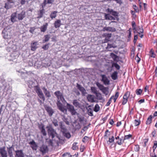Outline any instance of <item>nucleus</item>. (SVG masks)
<instances>
[{
	"mask_svg": "<svg viewBox=\"0 0 157 157\" xmlns=\"http://www.w3.org/2000/svg\"><path fill=\"white\" fill-rule=\"evenodd\" d=\"M54 94L57 99L56 104L58 109L63 113H66L67 112V109L64 107L60 101L62 102L65 101L63 94L59 91H57L55 92Z\"/></svg>",
	"mask_w": 157,
	"mask_h": 157,
	"instance_id": "1",
	"label": "nucleus"
},
{
	"mask_svg": "<svg viewBox=\"0 0 157 157\" xmlns=\"http://www.w3.org/2000/svg\"><path fill=\"white\" fill-rule=\"evenodd\" d=\"M72 103L74 106L68 103H67L66 106L68 111L70 112L72 115H76L77 113L75 107L77 108H80L82 107V105L78 100L77 99L73 100Z\"/></svg>",
	"mask_w": 157,
	"mask_h": 157,
	"instance_id": "2",
	"label": "nucleus"
},
{
	"mask_svg": "<svg viewBox=\"0 0 157 157\" xmlns=\"http://www.w3.org/2000/svg\"><path fill=\"white\" fill-rule=\"evenodd\" d=\"M76 87L77 88H74L73 90V91L77 95L79 96L80 94V93L78 90H79L81 92L82 95L83 96H84L87 94L85 89L80 85L77 83Z\"/></svg>",
	"mask_w": 157,
	"mask_h": 157,
	"instance_id": "3",
	"label": "nucleus"
},
{
	"mask_svg": "<svg viewBox=\"0 0 157 157\" xmlns=\"http://www.w3.org/2000/svg\"><path fill=\"white\" fill-rule=\"evenodd\" d=\"M2 33L3 34V37L4 39H10L12 37L10 30V29H8L7 28L4 29Z\"/></svg>",
	"mask_w": 157,
	"mask_h": 157,
	"instance_id": "4",
	"label": "nucleus"
},
{
	"mask_svg": "<svg viewBox=\"0 0 157 157\" xmlns=\"http://www.w3.org/2000/svg\"><path fill=\"white\" fill-rule=\"evenodd\" d=\"M46 128L48 129V134L49 136H51L52 139H53L55 137H58L56 131L51 126H47Z\"/></svg>",
	"mask_w": 157,
	"mask_h": 157,
	"instance_id": "5",
	"label": "nucleus"
},
{
	"mask_svg": "<svg viewBox=\"0 0 157 157\" xmlns=\"http://www.w3.org/2000/svg\"><path fill=\"white\" fill-rule=\"evenodd\" d=\"M96 85L99 90L104 94L107 95L108 93V88L105 87L103 85L98 82L96 83Z\"/></svg>",
	"mask_w": 157,
	"mask_h": 157,
	"instance_id": "6",
	"label": "nucleus"
},
{
	"mask_svg": "<svg viewBox=\"0 0 157 157\" xmlns=\"http://www.w3.org/2000/svg\"><path fill=\"white\" fill-rule=\"evenodd\" d=\"M39 150L43 154H44L48 151V148L47 145L43 144L40 147Z\"/></svg>",
	"mask_w": 157,
	"mask_h": 157,
	"instance_id": "7",
	"label": "nucleus"
},
{
	"mask_svg": "<svg viewBox=\"0 0 157 157\" xmlns=\"http://www.w3.org/2000/svg\"><path fill=\"white\" fill-rule=\"evenodd\" d=\"M14 4V2L13 0H7V2L5 4V8L8 10L13 7Z\"/></svg>",
	"mask_w": 157,
	"mask_h": 157,
	"instance_id": "8",
	"label": "nucleus"
},
{
	"mask_svg": "<svg viewBox=\"0 0 157 157\" xmlns=\"http://www.w3.org/2000/svg\"><path fill=\"white\" fill-rule=\"evenodd\" d=\"M119 93L118 92H117L115 95L112 96L109 100V105L112 102V100L114 102H115L116 101L117 99V98L119 96Z\"/></svg>",
	"mask_w": 157,
	"mask_h": 157,
	"instance_id": "9",
	"label": "nucleus"
},
{
	"mask_svg": "<svg viewBox=\"0 0 157 157\" xmlns=\"http://www.w3.org/2000/svg\"><path fill=\"white\" fill-rule=\"evenodd\" d=\"M48 113L49 115L51 117L54 113V111L52 108L49 106L46 105L44 107Z\"/></svg>",
	"mask_w": 157,
	"mask_h": 157,
	"instance_id": "10",
	"label": "nucleus"
},
{
	"mask_svg": "<svg viewBox=\"0 0 157 157\" xmlns=\"http://www.w3.org/2000/svg\"><path fill=\"white\" fill-rule=\"evenodd\" d=\"M0 154L1 157H7V152L5 147L0 148Z\"/></svg>",
	"mask_w": 157,
	"mask_h": 157,
	"instance_id": "11",
	"label": "nucleus"
},
{
	"mask_svg": "<svg viewBox=\"0 0 157 157\" xmlns=\"http://www.w3.org/2000/svg\"><path fill=\"white\" fill-rule=\"evenodd\" d=\"M87 98L89 101L91 102H95L97 101L95 97L93 95L88 94Z\"/></svg>",
	"mask_w": 157,
	"mask_h": 157,
	"instance_id": "12",
	"label": "nucleus"
},
{
	"mask_svg": "<svg viewBox=\"0 0 157 157\" xmlns=\"http://www.w3.org/2000/svg\"><path fill=\"white\" fill-rule=\"evenodd\" d=\"M29 144L31 145V147L33 150L36 151L38 146L34 140H33L29 142Z\"/></svg>",
	"mask_w": 157,
	"mask_h": 157,
	"instance_id": "13",
	"label": "nucleus"
},
{
	"mask_svg": "<svg viewBox=\"0 0 157 157\" xmlns=\"http://www.w3.org/2000/svg\"><path fill=\"white\" fill-rule=\"evenodd\" d=\"M7 149L10 157H13V151L14 150V148L13 147V146H12L10 147H7Z\"/></svg>",
	"mask_w": 157,
	"mask_h": 157,
	"instance_id": "14",
	"label": "nucleus"
},
{
	"mask_svg": "<svg viewBox=\"0 0 157 157\" xmlns=\"http://www.w3.org/2000/svg\"><path fill=\"white\" fill-rule=\"evenodd\" d=\"M110 56L113 59L114 61L118 62L119 61V57L113 53H110Z\"/></svg>",
	"mask_w": 157,
	"mask_h": 157,
	"instance_id": "15",
	"label": "nucleus"
},
{
	"mask_svg": "<svg viewBox=\"0 0 157 157\" xmlns=\"http://www.w3.org/2000/svg\"><path fill=\"white\" fill-rule=\"evenodd\" d=\"M16 156L17 157H24V155L22 150H17L15 151Z\"/></svg>",
	"mask_w": 157,
	"mask_h": 157,
	"instance_id": "16",
	"label": "nucleus"
},
{
	"mask_svg": "<svg viewBox=\"0 0 157 157\" xmlns=\"http://www.w3.org/2000/svg\"><path fill=\"white\" fill-rule=\"evenodd\" d=\"M38 44L37 42H34L31 44V50L32 51H35L37 48Z\"/></svg>",
	"mask_w": 157,
	"mask_h": 157,
	"instance_id": "17",
	"label": "nucleus"
},
{
	"mask_svg": "<svg viewBox=\"0 0 157 157\" xmlns=\"http://www.w3.org/2000/svg\"><path fill=\"white\" fill-rule=\"evenodd\" d=\"M25 13L24 12L22 11L17 15V17L19 20H22L25 17Z\"/></svg>",
	"mask_w": 157,
	"mask_h": 157,
	"instance_id": "18",
	"label": "nucleus"
},
{
	"mask_svg": "<svg viewBox=\"0 0 157 157\" xmlns=\"http://www.w3.org/2000/svg\"><path fill=\"white\" fill-rule=\"evenodd\" d=\"M42 89L43 90V92L46 97L48 98L51 97V95L50 92L45 87H43L42 88Z\"/></svg>",
	"mask_w": 157,
	"mask_h": 157,
	"instance_id": "19",
	"label": "nucleus"
},
{
	"mask_svg": "<svg viewBox=\"0 0 157 157\" xmlns=\"http://www.w3.org/2000/svg\"><path fill=\"white\" fill-rule=\"evenodd\" d=\"M17 18L16 12H15L12 13L11 16V21L13 22L16 21H17Z\"/></svg>",
	"mask_w": 157,
	"mask_h": 157,
	"instance_id": "20",
	"label": "nucleus"
},
{
	"mask_svg": "<svg viewBox=\"0 0 157 157\" xmlns=\"http://www.w3.org/2000/svg\"><path fill=\"white\" fill-rule=\"evenodd\" d=\"M48 26V23H45L42 26H41L40 28V31L41 32H45L47 29Z\"/></svg>",
	"mask_w": 157,
	"mask_h": 157,
	"instance_id": "21",
	"label": "nucleus"
},
{
	"mask_svg": "<svg viewBox=\"0 0 157 157\" xmlns=\"http://www.w3.org/2000/svg\"><path fill=\"white\" fill-rule=\"evenodd\" d=\"M111 77L113 80H116L118 78V72L117 71H114L111 74Z\"/></svg>",
	"mask_w": 157,
	"mask_h": 157,
	"instance_id": "22",
	"label": "nucleus"
},
{
	"mask_svg": "<svg viewBox=\"0 0 157 157\" xmlns=\"http://www.w3.org/2000/svg\"><path fill=\"white\" fill-rule=\"evenodd\" d=\"M109 13L114 16L116 18H117L118 13L117 12L114 11L113 10H110L109 9Z\"/></svg>",
	"mask_w": 157,
	"mask_h": 157,
	"instance_id": "23",
	"label": "nucleus"
},
{
	"mask_svg": "<svg viewBox=\"0 0 157 157\" xmlns=\"http://www.w3.org/2000/svg\"><path fill=\"white\" fill-rule=\"evenodd\" d=\"M102 77L101 81L104 84H108V79L105 75H101Z\"/></svg>",
	"mask_w": 157,
	"mask_h": 157,
	"instance_id": "24",
	"label": "nucleus"
},
{
	"mask_svg": "<svg viewBox=\"0 0 157 157\" xmlns=\"http://www.w3.org/2000/svg\"><path fill=\"white\" fill-rule=\"evenodd\" d=\"M54 25L56 28H59L61 25V21L60 20H57L55 21Z\"/></svg>",
	"mask_w": 157,
	"mask_h": 157,
	"instance_id": "25",
	"label": "nucleus"
},
{
	"mask_svg": "<svg viewBox=\"0 0 157 157\" xmlns=\"http://www.w3.org/2000/svg\"><path fill=\"white\" fill-rule=\"evenodd\" d=\"M42 9L40 10V11L38 12V18H40L42 17L43 15L44 12V6H42Z\"/></svg>",
	"mask_w": 157,
	"mask_h": 157,
	"instance_id": "26",
	"label": "nucleus"
},
{
	"mask_svg": "<svg viewBox=\"0 0 157 157\" xmlns=\"http://www.w3.org/2000/svg\"><path fill=\"white\" fill-rule=\"evenodd\" d=\"M35 90L36 93L38 94V95L39 94H41L43 93L42 91H41L40 89L38 86H36L35 87Z\"/></svg>",
	"mask_w": 157,
	"mask_h": 157,
	"instance_id": "27",
	"label": "nucleus"
},
{
	"mask_svg": "<svg viewBox=\"0 0 157 157\" xmlns=\"http://www.w3.org/2000/svg\"><path fill=\"white\" fill-rule=\"evenodd\" d=\"M44 39L43 40V43H45L49 41L50 38V35H46L44 36Z\"/></svg>",
	"mask_w": 157,
	"mask_h": 157,
	"instance_id": "28",
	"label": "nucleus"
},
{
	"mask_svg": "<svg viewBox=\"0 0 157 157\" xmlns=\"http://www.w3.org/2000/svg\"><path fill=\"white\" fill-rule=\"evenodd\" d=\"M40 129L44 136H46L47 135V133L44 128V125H42L41 127H40Z\"/></svg>",
	"mask_w": 157,
	"mask_h": 157,
	"instance_id": "29",
	"label": "nucleus"
},
{
	"mask_svg": "<svg viewBox=\"0 0 157 157\" xmlns=\"http://www.w3.org/2000/svg\"><path fill=\"white\" fill-rule=\"evenodd\" d=\"M58 13V12L56 11L52 12L50 15V17L52 19L55 18L56 17V14Z\"/></svg>",
	"mask_w": 157,
	"mask_h": 157,
	"instance_id": "30",
	"label": "nucleus"
},
{
	"mask_svg": "<svg viewBox=\"0 0 157 157\" xmlns=\"http://www.w3.org/2000/svg\"><path fill=\"white\" fill-rule=\"evenodd\" d=\"M152 116L151 115H150L147 119V120L146 122V124H151V122L152 118Z\"/></svg>",
	"mask_w": 157,
	"mask_h": 157,
	"instance_id": "31",
	"label": "nucleus"
},
{
	"mask_svg": "<svg viewBox=\"0 0 157 157\" xmlns=\"http://www.w3.org/2000/svg\"><path fill=\"white\" fill-rule=\"evenodd\" d=\"M124 139H123V137H122L121 138L119 139V140L117 142V143L118 144L121 145L124 142Z\"/></svg>",
	"mask_w": 157,
	"mask_h": 157,
	"instance_id": "32",
	"label": "nucleus"
},
{
	"mask_svg": "<svg viewBox=\"0 0 157 157\" xmlns=\"http://www.w3.org/2000/svg\"><path fill=\"white\" fill-rule=\"evenodd\" d=\"M91 90L92 92L95 94L98 92L97 90V88L94 87H91Z\"/></svg>",
	"mask_w": 157,
	"mask_h": 157,
	"instance_id": "33",
	"label": "nucleus"
},
{
	"mask_svg": "<svg viewBox=\"0 0 157 157\" xmlns=\"http://www.w3.org/2000/svg\"><path fill=\"white\" fill-rule=\"evenodd\" d=\"M108 132V130H107L105 132V135L104 136V142L105 143L106 142L107 143L108 142V141L107 140V133Z\"/></svg>",
	"mask_w": 157,
	"mask_h": 157,
	"instance_id": "34",
	"label": "nucleus"
},
{
	"mask_svg": "<svg viewBox=\"0 0 157 157\" xmlns=\"http://www.w3.org/2000/svg\"><path fill=\"white\" fill-rule=\"evenodd\" d=\"M130 93L129 91H127L125 93L124 96H123V98H125L127 99H128L130 95Z\"/></svg>",
	"mask_w": 157,
	"mask_h": 157,
	"instance_id": "35",
	"label": "nucleus"
},
{
	"mask_svg": "<svg viewBox=\"0 0 157 157\" xmlns=\"http://www.w3.org/2000/svg\"><path fill=\"white\" fill-rule=\"evenodd\" d=\"M47 142L48 145L49 146H51L52 147L53 146V143L52 140L49 139L48 140Z\"/></svg>",
	"mask_w": 157,
	"mask_h": 157,
	"instance_id": "36",
	"label": "nucleus"
},
{
	"mask_svg": "<svg viewBox=\"0 0 157 157\" xmlns=\"http://www.w3.org/2000/svg\"><path fill=\"white\" fill-rule=\"evenodd\" d=\"M95 95H96L97 98L99 100H101L102 98V96L101 94L98 92L97 94H95Z\"/></svg>",
	"mask_w": 157,
	"mask_h": 157,
	"instance_id": "37",
	"label": "nucleus"
},
{
	"mask_svg": "<svg viewBox=\"0 0 157 157\" xmlns=\"http://www.w3.org/2000/svg\"><path fill=\"white\" fill-rule=\"evenodd\" d=\"M140 121L139 119L137 120H135L134 122L135 126L139 125L140 124Z\"/></svg>",
	"mask_w": 157,
	"mask_h": 157,
	"instance_id": "38",
	"label": "nucleus"
},
{
	"mask_svg": "<svg viewBox=\"0 0 157 157\" xmlns=\"http://www.w3.org/2000/svg\"><path fill=\"white\" fill-rule=\"evenodd\" d=\"M157 147V141H155L154 142V145L153 147V152H154L155 151Z\"/></svg>",
	"mask_w": 157,
	"mask_h": 157,
	"instance_id": "39",
	"label": "nucleus"
},
{
	"mask_svg": "<svg viewBox=\"0 0 157 157\" xmlns=\"http://www.w3.org/2000/svg\"><path fill=\"white\" fill-rule=\"evenodd\" d=\"M77 143H76V142L74 143L73 144L72 147L73 150H76L78 149V147L77 146Z\"/></svg>",
	"mask_w": 157,
	"mask_h": 157,
	"instance_id": "40",
	"label": "nucleus"
},
{
	"mask_svg": "<svg viewBox=\"0 0 157 157\" xmlns=\"http://www.w3.org/2000/svg\"><path fill=\"white\" fill-rule=\"evenodd\" d=\"M138 33L140 34V33H143L144 30L142 27H139L137 28Z\"/></svg>",
	"mask_w": 157,
	"mask_h": 157,
	"instance_id": "41",
	"label": "nucleus"
},
{
	"mask_svg": "<svg viewBox=\"0 0 157 157\" xmlns=\"http://www.w3.org/2000/svg\"><path fill=\"white\" fill-rule=\"evenodd\" d=\"M100 109V107L99 105L98 104H96L95 105L94 107V111L96 112H98Z\"/></svg>",
	"mask_w": 157,
	"mask_h": 157,
	"instance_id": "42",
	"label": "nucleus"
},
{
	"mask_svg": "<svg viewBox=\"0 0 157 157\" xmlns=\"http://www.w3.org/2000/svg\"><path fill=\"white\" fill-rule=\"evenodd\" d=\"M136 93L137 95H140L142 93V90L141 89H137L136 90Z\"/></svg>",
	"mask_w": 157,
	"mask_h": 157,
	"instance_id": "43",
	"label": "nucleus"
},
{
	"mask_svg": "<svg viewBox=\"0 0 157 157\" xmlns=\"http://www.w3.org/2000/svg\"><path fill=\"white\" fill-rule=\"evenodd\" d=\"M38 96L40 97V98L42 99L43 100V101H44L45 100V97L44 96V95L43 93H42L41 94H39L38 95Z\"/></svg>",
	"mask_w": 157,
	"mask_h": 157,
	"instance_id": "44",
	"label": "nucleus"
},
{
	"mask_svg": "<svg viewBox=\"0 0 157 157\" xmlns=\"http://www.w3.org/2000/svg\"><path fill=\"white\" fill-rule=\"evenodd\" d=\"M64 135L65 137L68 139L70 138L71 136L70 134L68 132L64 133Z\"/></svg>",
	"mask_w": 157,
	"mask_h": 157,
	"instance_id": "45",
	"label": "nucleus"
},
{
	"mask_svg": "<svg viewBox=\"0 0 157 157\" xmlns=\"http://www.w3.org/2000/svg\"><path fill=\"white\" fill-rule=\"evenodd\" d=\"M50 44L49 43L46 44L45 45L42 47V48L44 50H47L49 48V45Z\"/></svg>",
	"mask_w": 157,
	"mask_h": 157,
	"instance_id": "46",
	"label": "nucleus"
},
{
	"mask_svg": "<svg viewBox=\"0 0 157 157\" xmlns=\"http://www.w3.org/2000/svg\"><path fill=\"white\" fill-rule=\"evenodd\" d=\"M71 156L69 153H65L62 155V157H71Z\"/></svg>",
	"mask_w": 157,
	"mask_h": 157,
	"instance_id": "47",
	"label": "nucleus"
},
{
	"mask_svg": "<svg viewBox=\"0 0 157 157\" xmlns=\"http://www.w3.org/2000/svg\"><path fill=\"white\" fill-rule=\"evenodd\" d=\"M52 123L55 126H57L58 125V121L56 119H54L52 121Z\"/></svg>",
	"mask_w": 157,
	"mask_h": 157,
	"instance_id": "48",
	"label": "nucleus"
},
{
	"mask_svg": "<svg viewBox=\"0 0 157 157\" xmlns=\"http://www.w3.org/2000/svg\"><path fill=\"white\" fill-rule=\"evenodd\" d=\"M150 54H151L150 56L151 57H153V58H155V54L154 53L153 51H152V49L150 51Z\"/></svg>",
	"mask_w": 157,
	"mask_h": 157,
	"instance_id": "49",
	"label": "nucleus"
},
{
	"mask_svg": "<svg viewBox=\"0 0 157 157\" xmlns=\"http://www.w3.org/2000/svg\"><path fill=\"white\" fill-rule=\"evenodd\" d=\"M140 147L138 145H136L135 146L134 149L136 151H138L140 150Z\"/></svg>",
	"mask_w": 157,
	"mask_h": 157,
	"instance_id": "50",
	"label": "nucleus"
},
{
	"mask_svg": "<svg viewBox=\"0 0 157 157\" xmlns=\"http://www.w3.org/2000/svg\"><path fill=\"white\" fill-rule=\"evenodd\" d=\"M132 137V135L130 134L128 135H126L124 137V140H125L128 139L129 138H131Z\"/></svg>",
	"mask_w": 157,
	"mask_h": 157,
	"instance_id": "51",
	"label": "nucleus"
},
{
	"mask_svg": "<svg viewBox=\"0 0 157 157\" xmlns=\"http://www.w3.org/2000/svg\"><path fill=\"white\" fill-rule=\"evenodd\" d=\"M114 67L117 70H119L120 69V67L118 64L116 63H115L114 64Z\"/></svg>",
	"mask_w": 157,
	"mask_h": 157,
	"instance_id": "52",
	"label": "nucleus"
},
{
	"mask_svg": "<svg viewBox=\"0 0 157 157\" xmlns=\"http://www.w3.org/2000/svg\"><path fill=\"white\" fill-rule=\"evenodd\" d=\"M114 140V137L113 136H112L111 137H109V142L110 143H112L113 142Z\"/></svg>",
	"mask_w": 157,
	"mask_h": 157,
	"instance_id": "53",
	"label": "nucleus"
},
{
	"mask_svg": "<svg viewBox=\"0 0 157 157\" xmlns=\"http://www.w3.org/2000/svg\"><path fill=\"white\" fill-rule=\"evenodd\" d=\"M133 6L136 12H139V10L138 7L135 5H133Z\"/></svg>",
	"mask_w": 157,
	"mask_h": 157,
	"instance_id": "54",
	"label": "nucleus"
},
{
	"mask_svg": "<svg viewBox=\"0 0 157 157\" xmlns=\"http://www.w3.org/2000/svg\"><path fill=\"white\" fill-rule=\"evenodd\" d=\"M127 101H128V99H127L126 98H123V101H122V104L123 105H124L127 102Z\"/></svg>",
	"mask_w": 157,
	"mask_h": 157,
	"instance_id": "55",
	"label": "nucleus"
},
{
	"mask_svg": "<svg viewBox=\"0 0 157 157\" xmlns=\"http://www.w3.org/2000/svg\"><path fill=\"white\" fill-rule=\"evenodd\" d=\"M132 29L133 30H135L136 29V24L135 22L134 21H132Z\"/></svg>",
	"mask_w": 157,
	"mask_h": 157,
	"instance_id": "56",
	"label": "nucleus"
},
{
	"mask_svg": "<svg viewBox=\"0 0 157 157\" xmlns=\"http://www.w3.org/2000/svg\"><path fill=\"white\" fill-rule=\"evenodd\" d=\"M109 49L111 48H115L117 47V46L114 44H109Z\"/></svg>",
	"mask_w": 157,
	"mask_h": 157,
	"instance_id": "57",
	"label": "nucleus"
},
{
	"mask_svg": "<svg viewBox=\"0 0 157 157\" xmlns=\"http://www.w3.org/2000/svg\"><path fill=\"white\" fill-rule=\"evenodd\" d=\"M117 18H116L115 17H113L111 16H110L109 14V20H115V19H116Z\"/></svg>",
	"mask_w": 157,
	"mask_h": 157,
	"instance_id": "58",
	"label": "nucleus"
},
{
	"mask_svg": "<svg viewBox=\"0 0 157 157\" xmlns=\"http://www.w3.org/2000/svg\"><path fill=\"white\" fill-rule=\"evenodd\" d=\"M35 28L34 27H31L30 29L29 30V32L32 33H33V32L35 29Z\"/></svg>",
	"mask_w": 157,
	"mask_h": 157,
	"instance_id": "59",
	"label": "nucleus"
},
{
	"mask_svg": "<svg viewBox=\"0 0 157 157\" xmlns=\"http://www.w3.org/2000/svg\"><path fill=\"white\" fill-rule=\"evenodd\" d=\"M88 139V137L87 136H85L82 140L83 142H84L86 140H87Z\"/></svg>",
	"mask_w": 157,
	"mask_h": 157,
	"instance_id": "60",
	"label": "nucleus"
},
{
	"mask_svg": "<svg viewBox=\"0 0 157 157\" xmlns=\"http://www.w3.org/2000/svg\"><path fill=\"white\" fill-rule=\"evenodd\" d=\"M109 124L111 125H112L114 123V122L113 121V119H110L109 121Z\"/></svg>",
	"mask_w": 157,
	"mask_h": 157,
	"instance_id": "61",
	"label": "nucleus"
},
{
	"mask_svg": "<svg viewBox=\"0 0 157 157\" xmlns=\"http://www.w3.org/2000/svg\"><path fill=\"white\" fill-rule=\"evenodd\" d=\"M54 1V0H47V3L48 4H52Z\"/></svg>",
	"mask_w": 157,
	"mask_h": 157,
	"instance_id": "62",
	"label": "nucleus"
},
{
	"mask_svg": "<svg viewBox=\"0 0 157 157\" xmlns=\"http://www.w3.org/2000/svg\"><path fill=\"white\" fill-rule=\"evenodd\" d=\"M109 31H114L116 30L114 28H112V27H109Z\"/></svg>",
	"mask_w": 157,
	"mask_h": 157,
	"instance_id": "63",
	"label": "nucleus"
},
{
	"mask_svg": "<svg viewBox=\"0 0 157 157\" xmlns=\"http://www.w3.org/2000/svg\"><path fill=\"white\" fill-rule=\"evenodd\" d=\"M138 39V36L137 35H136L134 36V42L135 43L136 41V40Z\"/></svg>",
	"mask_w": 157,
	"mask_h": 157,
	"instance_id": "64",
	"label": "nucleus"
}]
</instances>
